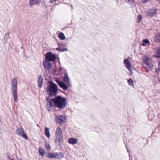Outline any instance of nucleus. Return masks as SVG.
<instances>
[{
  "label": "nucleus",
  "mask_w": 160,
  "mask_h": 160,
  "mask_svg": "<svg viewBox=\"0 0 160 160\" xmlns=\"http://www.w3.org/2000/svg\"><path fill=\"white\" fill-rule=\"evenodd\" d=\"M46 107L48 111L49 112L53 106L55 108H58L59 109L65 108L66 106L67 99L60 95H58L53 98L48 97L46 98Z\"/></svg>",
  "instance_id": "f257e3e1"
},
{
  "label": "nucleus",
  "mask_w": 160,
  "mask_h": 160,
  "mask_svg": "<svg viewBox=\"0 0 160 160\" xmlns=\"http://www.w3.org/2000/svg\"><path fill=\"white\" fill-rule=\"evenodd\" d=\"M49 85L46 89L49 94L48 97L51 98L52 96H55L57 93L58 87L55 84L51 81L48 82Z\"/></svg>",
  "instance_id": "f03ea898"
},
{
  "label": "nucleus",
  "mask_w": 160,
  "mask_h": 160,
  "mask_svg": "<svg viewBox=\"0 0 160 160\" xmlns=\"http://www.w3.org/2000/svg\"><path fill=\"white\" fill-rule=\"evenodd\" d=\"M143 62L148 66L149 69L152 71L154 67L153 62L152 59L148 56H144L142 58Z\"/></svg>",
  "instance_id": "7ed1b4c3"
},
{
  "label": "nucleus",
  "mask_w": 160,
  "mask_h": 160,
  "mask_svg": "<svg viewBox=\"0 0 160 160\" xmlns=\"http://www.w3.org/2000/svg\"><path fill=\"white\" fill-rule=\"evenodd\" d=\"M45 56V60L49 62L54 61L56 59V55L51 52L47 53Z\"/></svg>",
  "instance_id": "20e7f679"
},
{
  "label": "nucleus",
  "mask_w": 160,
  "mask_h": 160,
  "mask_svg": "<svg viewBox=\"0 0 160 160\" xmlns=\"http://www.w3.org/2000/svg\"><path fill=\"white\" fill-rule=\"evenodd\" d=\"M55 121L56 123L62 125L66 122V117L64 115H58L55 118Z\"/></svg>",
  "instance_id": "39448f33"
},
{
  "label": "nucleus",
  "mask_w": 160,
  "mask_h": 160,
  "mask_svg": "<svg viewBox=\"0 0 160 160\" xmlns=\"http://www.w3.org/2000/svg\"><path fill=\"white\" fill-rule=\"evenodd\" d=\"M16 134L21 136L23 138L27 140L28 137L26 134L25 133L23 129L21 128H17L16 131Z\"/></svg>",
  "instance_id": "423d86ee"
},
{
  "label": "nucleus",
  "mask_w": 160,
  "mask_h": 160,
  "mask_svg": "<svg viewBox=\"0 0 160 160\" xmlns=\"http://www.w3.org/2000/svg\"><path fill=\"white\" fill-rule=\"evenodd\" d=\"M123 63L125 65L126 67L129 70L130 73V75L132 76L133 74V72L131 67V63L130 61L127 59H125L124 60Z\"/></svg>",
  "instance_id": "0eeeda50"
},
{
  "label": "nucleus",
  "mask_w": 160,
  "mask_h": 160,
  "mask_svg": "<svg viewBox=\"0 0 160 160\" xmlns=\"http://www.w3.org/2000/svg\"><path fill=\"white\" fill-rule=\"evenodd\" d=\"M42 64L45 70L47 71H49L52 68V65L50 62L45 60L43 62Z\"/></svg>",
  "instance_id": "6e6552de"
},
{
  "label": "nucleus",
  "mask_w": 160,
  "mask_h": 160,
  "mask_svg": "<svg viewBox=\"0 0 160 160\" xmlns=\"http://www.w3.org/2000/svg\"><path fill=\"white\" fill-rule=\"evenodd\" d=\"M56 82L60 87L62 88L63 90H66L67 89L68 86L64 82L58 79L56 80Z\"/></svg>",
  "instance_id": "1a4fd4ad"
},
{
  "label": "nucleus",
  "mask_w": 160,
  "mask_h": 160,
  "mask_svg": "<svg viewBox=\"0 0 160 160\" xmlns=\"http://www.w3.org/2000/svg\"><path fill=\"white\" fill-rule=\"evenodd\" d=\"M12 90L13 91H17V80L15 78H13L12 80Z\"/></svg>",
  "instance_id": "9d476101"
},
{
  "label": "nucleus",
  "mask_w": 160,
  "mask_h": 160,
  "mask_svg": "<svg viewBox=\"0 0 160 160\" xmlns=\"http://www.w3.org/2000/svg\"><path fill=\"white\" fill-rule=\"evenodd\" d=\"M156 10L153 8L148 10L147 12V15L150 17H152L156 14Z\"/></svg>",
  "instance_id": "9b49d317"
},
{
  "label": "nucleus",
  "mask_w": 160,
  "mask_h": 160,
  "mask_svg": "<svg viewBox=\"0 0 160 160\" xmlns=\"http://www.w3.org/2000/svg\"><path fill=\"white\" fill-rule=\"evenodd\" d=\"M63 81L68 86H71V84L69 78L68 76V74L65 73H64Z\"/></svg>",
  "instance_id": "f8f14e48"
},
{
  "label": "nucleus",
  "mask_w": 160,
  "mask_h": 160,
  "mask_svg": "<svg viewBox=\"0 0 160 160\" xmlns=\"http://www.w3.org/2000/svg\"><path fill=\"white\" fill-rule=\"evenodd\" d=\"M46 157L48 158H56L57 156V152H54L53 153L48 152L46 154Z\"/></svg>",
  "instance_id": "ddd939ff"
},
{
  "label": "nucleus",
  "mask_w": 160,
  "mask_h": 160,
  "mask_svg": "<svg viewBox=\"0 0 160 160\" xmlns=\"http://www.w3.org/2000/svg\"><path fill=\"white\" fill-rule=\"evenodd\" d=\"M29 5L30 8H32L33 5L38 4V0H29Z\"/></svg>",
  "instance_id": "4468645a"
},
{
  "label": "nucleus",
  "mask_w": 160,
  "mask_h": 160,
  "mask_svg": "<svg viewBox=\"0 0 160 160\" xmlns=\"http://www.w3.org/2000/svg\"><path fill=\"white\" fill-rule=\"evenodd\" d=\"M78 142L77 138H69L68 141V143L72 144H75L77 143Z\"/></svg>",
  "instance_id": "2eb2a0df"
},
{
  "label": "nucleus",
  "mask_w": 160,
  "mask_h": 160,
  "mask_svg": "<svg viewBox=\"0 0 160 160\" xmlns=\"http://www.w3.org/2000/svg\"><path fill=\"white\" fill-rule=\"evenodd\" d=\"M62 134V131L60 127H58L57 128L55 132V136H61Z\"/></svg>",
  "instance_id": "dca6fc26"
},
{
  "label": "nucleus",
  "mask_w": 160,
  "mask_h": 160,
  "mask_svg": "<svg viewBox=\"0 0 160 160\" xmlns=\"http://www.w3.org/2000/svg\"><path fill=\"white\" fill-rule=\"evenodd\" d=\"M43 83V78L41 75H39V78L38 80V86L41 88L42 86Z\"/></svg>",
  "instance_id": "f3484780"
},
{
  "label": "nucleus",
  "mask_w": 160,
  "mask_h": 160,
  "mask_svg": "<svg viewBox=\"0 0 160 160\" xmlns=\"http://www.w3.org/2000/svg\"><path fill=\"white\" fill-rule=\"evenodd\" d=\"M126 2L130 4L132 7H134L136 4L133 0H125Z\"/></svg>",
  "instance_id": "a211bd4d"
},
{
  "label": "nucleus",
  "mask_w": 160,
  "mask_h": 160,
  "mask_svg": "<svg viewBox=\"0 0 160 160\" xmlns=\"http://www.w3.org/2000/svg\"><path fill=\"white\" fill-rule=\"evenodd\" d=\"M17 92V91L15 90L12 91V94L13 97L14 101L15 102H17L18 101V97Z\"/></svg>",
  "instance_id": "6ab92c4d"
},
{
  "label": "nucleus",
  "mask_w": 160,
  "mask_h": 160,
  "mask_svg": "<svg viewBox=\"0 0 160 160\" xmlns=\"http://www.w3.org/2000/svg\"><path fill=\"white\" fill-rule=\"evenodd\" d=\"M38 152L39 154L42 157L44 156L45 154V150L41 148H39Z\"/></svg>",
  "instance_id": "aec40b11"
},
{
  "label": "nucleus",
  "mask_w": 160,
  "mask_h": 160,
  "mask_svg": "<svg viewBox=\"0 0 160 160\" xmlns=\"http://www.w3.org/2000/svg\"><path fill=\"white\" fill-rule=\"evenodd\" d=\"M57 158L58 159H61L63 158L64 157V154L62 152H60L59 153H58L57 152Z\"/></svg>",
  "instance_id": "412c9836"
},
{
  "label": "nucleus",
  "mask_w": 160,
  "mask_h": 160,
  "mask_svg": "<svg viewBox=\"0 0 160 160\" xmlns=\"http://www.w3.org/2000/svg\"><path fill=\"white\" fill-rule=\"evenodd\" d=\"M56 139L55 140V142L56 143L58 144V145H61V137L58 136H55Z\"/></svg>",
  "instance_id": "4be33fe9"
},
{
  "label": "nucleus",
  "mask_w": 160,
  "mask_h": 160,
  "mask_svg": "<svg viewBox=\"0 0 160 160\" xmlns=\"http://www.w3.org/2000/svg\"><path fill=\"white\" fill-rule=\"evenodd\" d=\"M45 134L48 138L50 137V133L49 132V129L48 128L45 127Z\"/></svg>",
  "instance_id": "5701e85b"
},
{
  "label": "nucleus",
  "mask_w": 160,
  "mask_h": 160,
  "mask_svg": "<svg viewBox=\"0 0 160 160\" xmlns=\"http://www.w3.org/2000/svg\"><path fill=\"white\" fill-rule=\"evenodd\" d=\"M58 37L59 39L61 40H64L65 39V37L64 34L62 32H60L58 35Z\"/></svg>",
  "instance_id": "b1692460"
},
{
  "label": "nucleus",
  "mask_w": 160,
  "mask_h": 160,
  "mask_svg": "<svg viewBox=\"0 0 160 160\" xmlns=\"http://www.w3.org/2000/svg\"><path fill=\"white\" fill-rule=\"evenodd\" d=\"M128 82L130 86L133 87H134V85L133 83V80L132 79H129L128 80Z\"/></svg>",
  "instance_id": "393cba45"
},
{
  "label": "nucleus",
  "mask_w": 160,
  "mask_h": 160,
  "mask_svg": "<svg viewBox=\"0 0 160 160\" xmlns=\"http://www.w3.org/2000/svg\"><path fill=\"white\" fill-rule=\"evenodd\" d=\"M156 57L157 58H160V49L157 51Z\"/></svg>",
  "instance_id": "a878e982"
},
{
  "label": "nucleus",
  "mask_w": 160,
  "mask_h": 160,
  "mask_svg": "<svg viewBox=\"0 0 160 160\" xmlns=\"http://www.w3.org/2000/svg\"><path fill=\"white\" fill-rule=\"evenodd\" d=\"M142 16L141 15H139L138 16V23L139 22H140V21H141V20L142 18Z\"/></svg>",
  "instance_id": "bb28decb"
},
{
  "label": "nucleus",
  "mask_w": 160,
  "mask_h": 160,
  "mask_svg": "<svg viewBox=\"0 0 160 160\" xmlns=\"http://www.w3.org/2000/svg\"><path fill=\"white\" fill-rule=\"evenodd\" d=\"M42 5L43 7L45 8V9L47 8V6H46V4L45 2L44 1H43L42 2Z\"/></svg>",
  "instance_id": "cd10ccee"
},
{
  "label": "nucleus",
  "mask_w": 160,
  "mask_h": 160,
  "mask_svg": "<svg viewBox=\"0 0 160 160\" xmlns=\"http://www.w3.org/2000/svg\"><path fill=\"white\" fill-rule=\"evenodd\" d=\"M143 42L145 44H148L149 42V41L147 39H145L143 40Z\"/></svg>",
  "instance_id": "c85d7f7f"
},
{
  "label": "nucleus",
  "mask_w": 160,
  "mask_h": 160,
  "mask_svg": "<svg viewBox=\"0 0 160 160\" xmlns=\"http://www.w3.org/2000/svg\"><path fill=\"white\" fill-rule=\"evenodd\" d=\"M45 147L46 148L48 151L49 150L51 149L49 145L46 144Z\"/></svg>",
  "instance_id": "c756f323"
},
{
  "label": "nucleus",
  "mask_w": 160,
  "mask_h": 160,
  "mask_svg": "<svg viewBox=\"0 0 160 160\" xmlns=\"http://www.w3.org/2000/svg\"><path fill=\"white\" fill-rule=\"evenodd\" d=\"M149 0H142L141 2L143 3H146L148 2Z\"/></svg>",
  "instance_id": "7c9ffc66"
},
{
  "label": "nucleus",
  "mask_w": 160,
  "mask_h": 160,
  "mask_svg": "<svg viewBox=\"0 0 160 160\" xmlns=\"http://www.w3.org/2000/svg\"><path fill=\"white\" fill-rule=\"evenodd\" d=\"M68 49L67 48H63L62 49L61 51L62 52L64 51H67Z\"/></svg>",
  "instance_id": "2f4dec72"
},
{
  "label": "nucleus",
  "mask_w": 160,
  "mask_h": 160,
  "mask_svg": "<svg viewBox=\"0 0 160 160\" xmlns=\"http://www.w3.org/2000/svg\"><path fill=\"white\" fill-rule=\"evenodd\" d=\"M54 0H50L49 1V2L50 3H53L54 2Z\"/></svg>",
  "instance_id": "473e14b6"
},
{
  "label": "nucleus",
  "mask_w": 160,
  "mask_h": 160,
  "mask_svg": "<svg viewBox=\"0 0 160 160\" xmlns=\"http://www.w3.org/2000/svg\"><path fill=\"white\" fill-rule=\"evenodd\" d=\"M142 45L143 46H145V43L144 42L143 43H142Z\"/></svg>",
  "instance_id": "72a5a7b5"
},
{
  "label": "nucleus",
  "mask_w": 160,
  "mask_h": 160,
  "mask_svg": "<svg viewBox=\"0 0 160 160\" xmlns=\"http://www.w3.org/2000/svg\"><path fill=\"white\" fill-rule=\"evenodd\" d=\"M127 152H129V149L128 148H127Z\"/></svg>",
  "instance_id": "f704fd0d"
},
{
  "label": "nucleus",
  "mask_w": 160,
  "mask_h": 160,
  "mask_svg": "<svg viewBox=\"0 0 160 160\" xmlns=\"http://www.w3.org/2000/svg\"><path fill=\"white\" fill-rule=\"evenodd\" d=\"M156 68V72L157 71V68Z\"/></svg>",
  "instance_id": "c9c22d12"
},
{
  "label": "nucleus",
  "mask_w": 160,
  "mask_h": 160,
  "mask_svg": "<svg viewBox=\"0 0 160 160\" xmlns=\"http://www.w3.org/2000/svg\"><path fill=\"white\" fill-rule=\"evenodd\" d=\"M8 35H9V32H8L7 34Z\"/></svg>",
  "instance_id": "e433bc0d"
},
{
  "label": "nucleus",
  "mask_w": 160,
  "mask_h": 160,
  "mask_svg": "<svg viewBox=\"0 0 160 160\" xmlns=\"http://www.w3.org/2000/svg\"><path fill=\"white\" fill-rule=\"evenodd\" d=\"M158 64L159 66L160 65V62H158Z\"/></svg>",
  "instance_id": "4c0bfd02"
},
{
  "label": "nucleus",
  "mask_w": 160,
  "mask_h": 160,
  "mask_svg": "<svg viewBox=\"0 0 160 160\" xmlns=\"http://www.w3.org/2000/svg\"><path fill=\"white\" fill-rule=\"evenodd\" d=\"M11 160H15L13 159H12Z\"/></svg>",
  "instance_id": "58836bf2"
},
{
  "label": "nucleus",
  "mask_w": 160,
  "mask_h": 160,
  "mask_svg": "<svg viewBox=\"0 0 160 160\" xmlns=\"http://www.w3.org/2000/svg\"><path fill=\"white\" fill-rule=\"evenodd\" d=\"M21 49L22 48V47H21Z\"/></svg>",
  "instance_id": "ea45409f"
},
{
  "label": "nucleus",
  "mask_w": 160,
  "mask_h": 160,
  "mask_svg": "<svg viewBox=\"0 0 160 160\" xmlns=\"http://www.w3.org/2000/svg\"><path fill=\"white\" fill-rule=\"evenodd\" d=\"M71 6L72 7V5H71Z\"/></svg>",
  "instance_id": "a19ab883"
},
{
  "label": "nucleus",
  "mask_w": 160,
  "mask_h": 160,
  "mask_svg": "<svg viewBox=\"0 0 160 160\" xmlns=\"http://www.w3.org/2000/svg\"><path fill=\"white\" fill-rule=\"evenodd\" d=\"M58 48L57 49V50H58Z\"/></svg>",
  "instance_id": "79ce46f5"
},
{
  "label": "nucleus",
  "mask_w": 160,
  "mask_h": 160,
  "mask_svg": "<svg viewBox=\"0 0 160 160\" xmlns=\"http://www.w3.org/2000/svg\"><path fill=\"white\" fill-rule=\"evenodd\" d=\"M21 160V159H20V160Z\"/></svg>",
  "instance_id": "37998d69"
}]
</instances>
